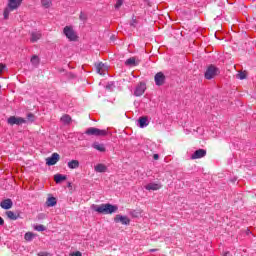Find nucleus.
<instances>
[{"label":"nucleus","instance_id":"obj_2","mask_svg":"<svg viewBox=\"0 0 256 256\" xmlns=\"http://www.w3.org/2000/svg\"><path fill=\"white\" fill-rule=\"evenodd\" d=\"M23 0H8L7 7L4 9L3 15L4 19H9L11 11H16V9L21 7Z\"/></svg>","mask_w":256,"mask_h":256},{"label":"nucleus","instance_id":"obj_9","mask_svg":"<svg viewBox=\"0 0 256 256\" xmlns=\"http://www.w3.org/2000/svg\"><path fill=\"white\" fill-rule=\"evenodd\" d=\"M147 89V86L145 85V83L140 82L137 86L136 89L134 91V95L135 97H141V95H143V93H145V90Z\"/></svg>","mask_w":256,"mask_h":256},{"label":"nucleus","instance_id":"obj_1","mask_svg":"<svg viewBox=\"0 0 256 256\" xmlns=\"http://www.w3.org/2000/svg\"><path fill=\"white\" fill-rule=\"evenodd\" d=\"M91 209L93 211H96V213H100L102 215H111L113 213H117V211L119 210V207H117L116 205L107 203V204H101V205L93 204L91 206Z\"/></svg>","mask_w":256,"mask_h":256},{"label":"nucleus","instance_id":"obj_36","mask_svg":"<svg viewBox=\"0 0 256 256\" xmlns=\"http://www.w3.org/2000/svg\"><path fill=\"white\" fill-rule=\"evenodd\" d=\"M80 19H83V15L82 14L80 15Z\"/></svg>","mask_w":256,"mask_h":256},{"label":"nucleus","instance_id":"obj_35","mask_svg":"<svg viewBox=\"0 0 256 256\" xmlns=\"http://www.w3.org/2000/svg\"><path fill=\"white\" fill-rule=\"evenodd\" d=\"M0 225H5V220H3V218L0 217Z\"/></svg>","mask_w":256,"mask_h":256},{"label":"nucleus","instance_id":"obj_7","mask_svg":"<svg viewBox=\"0 0 256 256\" xmlns=\"http://www.w3.org/2000/svg\"><path fill=\"white\" fill-rule=\"evenodd\" d=\"M23 123H27V120H25V118L15 116H11L10 118H8L9 125H23Z\"/></svg>","mask_w":256,"mask_h":256},{"label":"nucleus","instance_id":"obj_3","mask_svg":"<svg viewBox=\"0 0 256 256\" xmlns=\"http://www.w3.org/2000/svg\"><path fill=\"white\" fill-rule=\"evenodd\" d=\"M85 134L89 135L90 137H105L107 135V130L90 127L85 131Z\"/></svg>","mask_w":256,"mask_h":256},{"label":"nucleus","instance_id":"obj_24","mask_svg":"<svg viewBox=\"0 0 256 256\" xmlns=\"http://www.w3.org/2000/svg\"><path fill=\"white\" fill-rule=\"evenodd\" d=\"M41 5L45 9H49V7H51V5H53V2H52V0H41Z\"/></svg>","mask_w":256,"mask_h":256},{"label":"nucleus","instance_id":"obj_28","mask_svg":"<svg viewBox=\"0 0 256 256\" xmlns=\"http://www.w3.org/2000/svg\"><path fill=\"white\" fill-rule=\"evenodd\" d=\"M247 78V72H239L237 74V79H246Z\"/></svg>","mask_w":256,"mask_h":256},{"label":"nucleus","instance_id":"obj_19","mask_svg":"<svg viewBox=\"0 0 256 256\" xmlns=\"http://www.w3.org/2000/svg\"><path fill=\"white\" fill-rule=\"evenodd\" d=\"M92 147L93 149H96V151H100V153H105L106 151L105 145L99 144V142H94Z\"/></svg>","mask_w":256,"mask_h":256},{"label":"nucleus","instance_id":"obj_8","mask_svg":"<svg viewBox=\"0 0 256 256\" xmlns=\"http://www.w3.org/2000/svg\"><path fill=\"white\" fill-rule=\"evenodd\" d=\"M114 221L116 223H121L122 225H129L131 223V219H129V217L127 216H123L121 214H117L114 217Z\"/></svg>","mask_w":256,"mask_h":256},{"label":"nucleus","instance_id":"obj_5","mask_svg":"<svg viewBox=\"0 0 256 256\" xmlns=\"http://www.w3.org/2000/svg\"><path fill=\"white\" fill-rule=\"evenodd\" d=\"M219 73H220L219 68H217L215 65H210L206 69L205 79L211 80L214 77H217V75H219Z\"/></svg>","mask_w":256,"mask_h":256},{"label":"nucleus","instance_id":"obj_32","mask_svg":"<svg viewBox=\"0 0 256 256\" xmlns=\"http://www.w3.org/2000/svg\"><path fill=\"white\" fill-rule=\"evenodd\" d=\"M3 71H5V65L0 63V75L3 74Z\"/></svg>","mask_w":256,"mask_h":256},{"label":"nucleus","instance_id":"obj_18","mask_svg":"<svg viewBox=\"0 0 256 256\" xmlns=\"http://www.w3.org/2000/svg\"><path fill=\"white\" fill-rule=\"evenodd\" d=\"M94 171L96 173H106L107 171V166L105 164H97L96 166H94Z\"/></svg>","mask_w":256,"mask_h":256},{"label":"nucleus","instance_id":"obj_34","mask_svg":"<svg viewBox=\"0 0 256 256\" xmlns=\"http://www.w3.org/2000/svg\"><path fill=\"white\" fill-rule=\"evenodd\" d=\"M153 159H154L155 161H157V160L159 159V154H154V155H153Z\"/></svg>","mask_w":256,"mask_h":256},{"label":"nucleus","instance_id":"obj_11","mask_svg":"<svg viewBox=\"0 0 256 256\" xmlns=\"http://www.w3.org/2000/svg\"><path fill=\"white\" fill-rule=\"evenodd\" d=\"M41 37H43V34L41 33V31H32L30 33V42L37 43V41H39Z\"/></svg>","mask_w":256,"mask_h":256},{"label":"nucleus","instance_id":"obj_25","mask_svg":"<svg viewBox=\"0 0 256 256\" xmlns=\"http://www.w3.org/2000/svg\"><path fill=\"white\" fill-rule=\"evenodd\" d=\"M61 121L62 123H64L65 125H69V123H71V116L65 114L61 117Z\"/></svg>","mask_w":256,"mask_h":256},{"label":"nucleus","instance_id":"obj_26","mask_svg":"<svg viewBox=\"0 0 256 256\" xmlns=\"http://www.w3.org/2000/svg\"><path fill=\"white\" fill-rule=\"evenodd\" d=\"M30 61H31L32 65H34V67H37L39 65V61H40L39 56H37V55L32 56Z\"/></svg>","mask_w":256,"mask_h":256},{"label":"nucleus","instance_id":"obj_15","mask_svg":"<svg viewBox=\"0 0 256 256\" xmlns=\"http://www.w3.org/2000/svg\"><path fill=\"white\" fill-rule=\"evenodd\" d=\"M125 65L127 67H137V65H139V60L135 57H131L125 61Z\"/></svg>","mask_w":256,"mask_h":256},{"label":"nucleus","instance_id":"obj_37","mask_svg":"<svg viewBox=\"0 0 256 256\" xmlns=\"http://www.w3.org/2000/svg\"><path fill=\"white\" fill-rule=\"evenodd\" d=\"M80 19H83V15L82 14L80 15Z\"/></svg>","mask_w":256,"mask_h":256},{"label":"nucleus","instance_id":"obj_38","mask_svg":"<svg viewBox=\"0 0 256 256\" xmlns=\"http://www.w3.org/2000/svg\"><path fill=\"white\" fill-rule=\"evenodd\" d=\"M39 256H45L44 254H39Z\"/></svg>","mask_w":256,"mask_h":256},{"label":"nucleus","instance_id":"obj_39","mask_svg":"<svg viewBox=\"0 0 256 256\" xmlns=\"http://www.w3.org/2000/svg\"><path fill=\"white\" fill-rule=\"evenodd\" d=\"M227 255H229V253H226L224 256H227Z\"/></svg>","mask_w":256,"mask_h":256},{"label":"nucleus","instance_id":"obj_13","mask_svg":"<svg viewBox=\"0 0 256 256\" xmlns=\"http://www.w3.org/2000/svg\"><path fill=\"white\" fill-rule=\"evenodd\" d=\"M146 191H159L161 189L162 185L159 183H149L144 186Z\"/></svg>","mask_w":256,"mask_h":256},{"label":"nucleus","instance_id":"obj_6","mask_svg":"<svg viewBox=\"0 0 256 256\" xmlns=\"http://www.w3.org/2000/svg\"><path fill=\"white\" fill-rule=\"evenodd\" d=\"M166 79L167 78L165 77V74H163V72L156 73V75L154 76L155 85H157L158 87H161V85H165Z\"/></svg>","mask_w":256,"mask_h":256},{"label":"nucleus","instance_id":"obj_31","mask_svg":"<svg viewBox=\"0 0 256 256\" xmlns=\"http://www.w3.org/2000/svg\"><path fill=\"white\" fill-rule=\"evenodd\" d=\"M123 5V0H118L115 4V9H119Z\"/></svg>","mask_w":256,"mask_h":256},{"label":"nucleus","instance_id":"obj_4","mask_svg":"<svg viewBox=\"0 0 256 256\" xmlns=\"http://www.w3.org/2000/svg\"><path fill=\"white\" fill-rule=\"evenodd\" d=\"M63 34L70 41H77L78 39L77 32H75V30L73 29V26H65L63 29Z\"/></svg>","mask_w":256,"mask_h":256},{"label":"nucleus","instance_id":"obj_33","mask_svg":"<svg viewBox=\"0 0 256 256\" xmlns=\"http://www.w3.org/2000/svg\"><path fill=\"white\" fill-rule=\"evenodd\" d=\"M83 254L79 251L73 252L70 254V256H82Z\"/></svg>","mask_w":256,"mask_h":256},{"label":"nucleus","instance_id":"obj_23","mask_svg":"<svg viewBox=\"0 0 256 256\" xmlns=\"http://www.w3.org/2000/svg\"><path fill=\"white\" fill-rule=\"evenodd\" d=\"M69 169H79V162L78 160H71L68 162Z\"/></svg>","mask_w":256,"mask_h":256},{"label":"nucleus","instance_id":"obj_17","mask_svg":"<svg viewBox=\"0 0 256 256\" xmlns=\"http://www.w3.org/2000/svg\"><path fill=\"white\" fill-rule=\"evenodd\" d=\"M0 207H2V209H11V207H13V201H11V199H5L1 202Z\"/></svg>","mask_w":256,"mask_h":256},{"label":"nucleus","instance_id":"obj_30","mask_svg":"<svg viewBox=\"0 0 256 256\" xmlns=\"http://www.w3.org/2000/svg\"><path fill=\"white\" fill-rule=\"evenodd\" d=\"M45 229H46V228H45L43 225H41V224L35 226V230H36V231H45Z\"/></svg>","mask_w":256,"mask_h":256},{"label":"nucleus","instance_id":"obj_12","mask_svg":"<svg viewBox=\"0 0 256 256\" xmlns=\"http://www.w3.org/2000/svg\"><path fill=\"white\" fill-rule=\"evenodd\" d=\"M205 155H207V151L205 149H198L191 155V159H202Z\"/></svg>","mask_w":256,"mask_h":256},{"label":"nucleus","instance_id":"obj_20","mask_svg":"<svg viewBox=\"0 0 256 256\" xmlns=\"http://www.w3.org/2000/svg\"><path fill=\"white\" fill-rule=\"evenodd\" d=\"M47 207H55L57 205V198L55 197H49L46 201Z\"/></svg>","mask_w":256,"mask_h":256},{"label":"nucleus","instance_id":"obj_29","mask_svg":"<svg viewBox=\"0 0 256 256\" xmlns=\"http://www.w3.org/2000/svg\"><path fill=\"white\" fill-rule=\"evenodd\" d=\"M28 121H31V123H33L35 121V115H33L32 113H29L27 115Z\"/></svg>","mask_w":256,"mask_h":256},{"label":"nucleus","instance_id":"obj_22","mask_svg":"<svg viewBox=\"0 0 256 256\" xmlns=\"http://www.w3.org/2000/svg\"><path fill=\"white\" fill-rule=\"evenodd\" d=\"M66 180H67V176H65L63 174H56V175H54L55 183H61V181H66Z\"/></svg>","mask_w":256,"mask_h":256},{"label":"nucleus","instance_id":"obj_27","mask_svg":"<svg viewBox=\"0 0 256 256\" xmlns=\"http://www.w3.org/2000/svg\"><path fill=\"white\" fill-rule=\"evenodd\" d=\"M33 237H35V234H33V232H27L24 236L25 241H33Z\"/></svg>","mask_w":256,"mask_h":256},{"label":"nucleus","instance_id":"obj_14","mask_svg":"<svg viewBox=\"0 0 256 256\" xmlns=\"http://www.w3.org/2000/svg\"><path fill=\"white\" fill-rule=\"evenodd\" d=\"M58 161H59V155L57 153H53L52 157H48L46 159V164H48L50 166L56 165Z\"/></svg>","mask_w":256,"mask_h":256},{"label":"nucleus","instance_id":"obj_21","mask_svg":"<svg viewBox=\"0 0 256 256\" xmlns=\"http://www.w3.org/2000/svg\"><path fill=\"white\" fill-rule=\"evenodd\" d=\"M6 216L8 217V219H11L12 221H17V219H19V214H16L13 211H7Z\"/></svg>","mask_w":256,"mask_h":256},{"label":"nucleus","instance_id":"obj_16","mask_svg":"<svg viewBox=\"0 0 256 256\" xmlns=\"http://www.w3.org/2000/svg\"><path fill=\"white\" fill-rule=\"evenodd\" d=\"M138 125L141 129H144V127H147V125H149V119L147 118V116L140 117L138 119Z\"/></svg>","mask_w":256,"mask_h":256},{"label":"nucleus","instance_id":"obj_10","mask_svg":"<svg viewBox=\"0 0 256 256\" xmlns=\"http://www.w3.org/2000/svg\"><path fill=\"white\" fill-rule=\"evenodd\" d=\"M95 67H96V71H97V73H99V75H105V72L108 71V69H109V67L103 62L96 63Z\"/></svg>","mask_w":256,"mask_h":256}]
</instances>
